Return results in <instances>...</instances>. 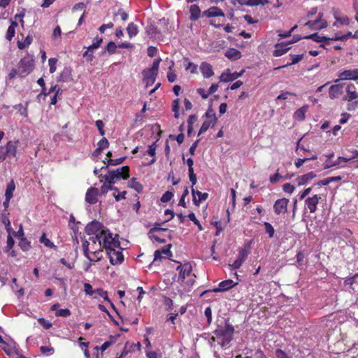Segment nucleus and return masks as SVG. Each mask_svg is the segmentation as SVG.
I'll use <instances>...</instances> for the list:
<instances>
[{"instance_id": "6e6552de", "label": "nucleus", "mask_w": 358, "mask_h": 358, "mask_svg": "<svg viewBox=\"0 0 358 358\" xmlns=\"http://www.w3.org/2000/svg\"><path fill=\"white\" fill-rule=\"evenodd\" d=\"M319 201L320 198L317 194H313V196L305 199V206L310 213H315L317 211Z\"/></svg>"}, {"instance_id": "603ef678", "label": "nucleus", "mask_w": 358, "mask_h": 358, "mask_svg": "<svg viewBox=\"0 0 358 358\" xmlns=\"http://www.w3.org/2000/svg\"><path fill=\"white\" fill-rule=\"evenodd\" d=\"M171 248V244H169L161 250H158L161 255H165L169 257L172 256V252L170 249Z\"/></svg>"}, {"instance_id": "bb28decb", "label": "nucleus", "mask_w": 358, "mask_h": 358, "mask_svg": "<svg viewBox=\"0 0 358 358\" xmlns=\"http://www.w3.org/2000/svg\"><path fill=\"white\" fill-rule=\"evenodd\" d=\"M18 26V24L15 21H12L11 24L8 27L6 35V38L8 41H11L15 36V28Z\"/></svg>"}, {"instance_id": "0eeeda50", "label": "nucleus", "mask_w": 358, "mask_h": 358, "mask_svg": "<svg viewBox=\"0 0 358 358\" xmlns=\"http://www.w3.org/2000/svg\"><path fill=\"white\" fill-rule=\"evenodd\" d=\"M289 203V199L282 198L278 199L273 204V210L277 215L285 214L287 212V207Z\"/></svg>"}, {"instance_id": "f03ea898", "label": "nucleus", "mask_w": 358, "mask_h": 358, "mask_svg": "<svg viewBox=\"0 0 358 358\" xmlns=\"http://www.w3.org/2000/svg\"><path fill=\"white\" fill-rule=\"evenodd\" d=\"M119 236L116 234L110 240V243L104 241V249L113 265L121 264L124 260V256L122 253V248H120V243L118 240Z\"/></svg>"}, {"instance_id": "de8ad7c7", "label": "nucleus", "mask_w": 358, "mask_h": 358, "mask_svg": "<svg viewBox=\"0 0 358 358\" xmlns=\"http://www.w3.org/2000/svg\"><path fill=\"white\" fill-rule=\"evenodd\" d=\"M173 196V192L172 191H166L162 196L161 201L163 203L169 201Z\"/></svg>"}, {"instance_id": "7c9ffc66", "label": "nucleus", "mask_w": 358, "mask_h": 358, "mask_svg": "<svg viewBox=\"0 0 358 358\" xmlns=\"http://www.w3.org/2000/svg\"><path fill=\"white\" fill-rule=\"evenodd\" d=\"M127 31L129 38H132L137 35L138 32V27L133 22H131L127 27Z\"/></svg>"}, {"instance_id": "c9c22d12", "label": "nucleus", "mask_w": 358, "mask_h": 358, "mask_svg": "<svg viewBox=\"0 0 358 358\" xmlns=\"http://www.w3.org/2000/svg\"><path fill=\"white\" fill-rule=\"evenodd\" d=\"M117 46L114 42L110 41L108 43L107 46L106 47V49L103 52H101L102 55H103L106 51L110 54H114L116 51Z\"/></svg>"}, {"instance_id": "4be33fe9", "label": "nucleus", "mask_w": 358, "mask_h": 358, "mask_svg": "<svg viewBox=\"0 0 358 358\" xmlns=\"http://www.w3.org/2000/svg\"><path fill=\"white\" fill-rule=\"evenodd\" d=\"M200 69L205 78H210L214 74L212 66L206 62L201 63Z\"/></svg>"}, {"instance_id": "864d4df0", "label": "nucleus", "mask_w": 358, "mask_h": 358, "mask_svg": "<svg viewBox=\"0 0 358 358\" xmlns=\"http://www.w3.org/2000/svg\"><path fill=\"white\" fill-rule=\"evenodd\" d=\"M108 146H109V142L106 138H103L98 143V148H99L102 150L108 148Z\"/></svg>"}, {"instance_id": "412c9836", "label": "nucleus", "mask_w": 358, "mask_h": 358, "mask_svg": "<svg viewBox=\"0 0 358 358\" xmlns=\"http://www.w3.org/2000/svg\"><path fill=\"white\" fill-rule=\"evenodd\" d=\"M6 150L7 153V156L8 157H14L16 155L17 152V143L14 141H8L6 146Z\"/></svg>"}, {"instance_id": "c03bdc74", "label": "nucleus", "mask_w": 358, "mask_h": 358, "mask_svg": "<svg viewBox=\"0 0 358 358\" xmlns=\"http://www.w3.org/2000/svg\"><path fill=\"white\" fill-rule=\"evenodd\" d=\"M71 315V311L68 308L57 310L55 313L57 317H66Z\"/></svg>"}, {"instance_id": "c85d7f7f", "label": "nucleus", "mask_w": 358, "mask_h": 358, "mask_svg": "<svg viewBox=\"0 0 358 358\" xmlns=\"http://www.w3.org/2000/svg\"><path fill=\"white\" fill-rule=\"evenodd\" d=\"M290 56L292 57L291 62H288L287 64H283L282 66H277L274 69H281V67L289 66V65L295 64V63L299 62V61L303 59L304 53H302L301 55H290Z\"/></svg>"}, {"instance_id": "0e129e2a", "label": "nucleus", "mask_w": 358, "mask_h": 358, "mask_svg": "<svg viewBox=\"0 0 358 358\" xmlns=\"http://www.w3.org/2000/svg\"><path fill=\"white\" fill-rule=\"evenodd\" d=\"M84 290L86 293V294L92 296L94 293L96 292L92 289V287L89 283H85L84 285Z\"/></svg>"}, {"instance_id": "20e7f679", "label": "nucleus", "mask_w": 358, "mask_h": 358, "mask_svg": "<svg viewBox=\"0 0 358 358\" xmlns=\"http://www.w3.org/2000/svg\"><path fill=\"white\" fill-rule=\"evenodd\" d=\"M161 62V59H156L152 63V66L150 69L144 70L143 71V81L145 83L146 87L152 85L158 75L159 66Z\"/></svg>"}, {"instance_id": "ea45409f", "label": "nucleus", "mask_w": 358, "mask_h": 358, "mask_svg": "<svg viewBox=\"0 0 358 358\" xmlns=\"http://www.w3.org/2000/svg\"><path fill=\"white\" fill-rule=\"evenodd\" d=\"M268 0H248V6H255V5L268 4Z\"/></svg>"}, {"instance_id": "49530a36", "label": "nucleus", "mask_w": 358, "mask_h": 358, "mask_svg": "<svg viewBox=\"0 0 358 358\" xmlns=\"http://www.w3.org/2000/svg\"><path fill=\"white\" fill-rule=\"evenodd\" d=\"M40 351L43 355H50L53 354L54 348L50 346H41L40 348Z\"/></svg>"}, {"instance_id": "2f4dec72", "label": "nucleus", "mask_w": 358, "mask_h": 358, "mask_svg": "<svg viewBox=\"0 0 358 358\" xmlns=\"http://www.w3.org/2000/svg\"><path fill=\"white\" fill-rule=\"evenodd\" d=\"M114 183H110L108 182H105L103 185L101 187V193L103 194H106L109 190H115L117 191V189L113 186Z\"/></svg>"}, {"instance_id": "3c124183", "label": "nucleus", "mask_w": 358, "mask_h": 358, "mask_svg": "<svg viewBox=\"0 0 358 358\" xmlns=\"http://www.w3.org/2000/svg\"><path fill=\"white\" fill-rule=\"evenodd\" d=\"M93 51L89 50L87 48V50L83 54V57L86 59L87 62H92L94 59Z\"/></svg>"}, {"instance_id": "dca6fc26", "label": "nucleus", "mask_w": 358, "mask_h": 358, "mask_svg": "<svg viewBox=\"0 0 358 358\" xmlns=\"http://www.w3.org/2000/svg\"><path fill=\"white\" fill-rule=\"evenodd\" d=\"M99 189L96 187L90 188L85 194V201L90 204H94L97 202Z\"/></svg>"}, {"instance_id": "6ab92c4d", "label": "nucleus", "mask_w": 358, "mask_h": 358, "mask_svg": "<svg viewBox=\"0 0 358 358\" xmlns=\"http://www.w3.org/2000/svg\"><path fill=\"white\" fill-rule=\"evenodd\" d=\"M315 177V173L309 172L306 174L302 175L301 176L297 177L296 178V181L297 182L299 186H301V185L307 184V182L311 181V180Z\"/></svg>"}, {"instance_id": "a878e982", "label": "nucleus", "mask_w": 358, "mask_h": 358, "mask_svg": "<svg viewBox=\"0 0 358 358\" xmlns=\"http://www.w3.org/2000/svg\"><path fill=\"white\" fill-rule=\"evenodd\" d=\"M308 106H302L296 109L294 114V118L297 120H303L306 118V113L307 112Z\"/></svg>"}, {"instance_id": "a211bd4d", "label": "nucleus", "mask_w": 358, "mask_h": 358, "mask_svg": "<svg viewBox=\"0 0 358 358\" xmlns=\"http://www.w3.org/2000/svg\"><path fill=\"white\" fill-rule=\"evenodd\" d=\"M241 76V73H238L236 72L235 73H231L229 69L223 72L221 76H220V80L221 82H229L233 81L236 80L237 78H238Z\"/></svg>"}, {"instance_id": "69168bd1", "label": "nucleus", "mask_w": 358, "mask_h": 358, "mask_svg": "<svg viewBox=\"0 0 358 358\" xmlns=\"http://www.w3.org/2000/svg\"><path fill=\"white\" fill-rule=\"evenodd\" d=\"M204 314H205V316H206V318H207V322H208V324H210V323H211V321H212V310H211L210 307H207V308L205 309Z\"/></svg>"}, {"instance_id": "39448f33", "label": "nucleus", "mask_w": 358, "mask_h": 358, "mask_svg": "<svg viewBox=\"0 0 358 358\" xmlns=\"http://www.w3.org/2000/svg\"><path fill=\"white\" fill-rule=\"evenodd\" d=\"M33 69L34 60L29 57H25L18 64V75L25 77L32 71Z\"/></svg>"}, {"instance_id": "680f3d73", "label": "nucleus", "mask_w": 358, "mask_h": 358, "mask_svg": "<svg viewBox=\"0 0 358 358\" xmlns=\"http://www.w3.org/2000/svg\"><path fill=\"white\" fill-rule=\"evenodd\" d=\"M156 148H157L156 142H155L152 144H151L150 145H149V148L147 150V153L149 155L154 157L156 154V152H155Z\"/></svg>"}, {"instance_id": "473e14b6", "label": "nucleus", "mask_w": 358, "mask_h": 358, "mask_svg": "<svg viewBox=\"0 0 358 358\" xmlns=\"http://www.w3.org/2000/svg\"><path fill=\"white\" fill-rule=\"evenodd\" d=\"M129 187L134 189L137 192H141L143 190V185L136 180V178H133L129 181Z\"/></svg>"}, {"instance_id": "b1692460", "label": "nucleus", "mask_w": 358, "mask_h": 358, "mask_svg": "<svg viewBox=\"0 0 358 358\" xmlns=\"http://www.w3.org/2000/svg\"><path fill=\"white\" fill-rule=\"evenodd\" d=\"M190 16L189 18L192 21L197 20L201 15V10L197 5H192L189 8Z\"/></svg>"}, {"instance_id": "a18cd8bd", "label": "nucleus", "mask_w": 358, "mask_h": 358, "mask_svg": "<svg viewBox=\"0 0 358 358\" xmlns=\"http://www.w3.org/2000/svg\"><path fill=\"white\" fill-rule=\"evenodd\" d=\"M89 245H90V243L89 241L85 240L83 242V252H84V255L85 256L90 260V261H93L92 258H91L89 255Z\"/></svg>"}, {"instance_id": "f704fd0d", "label": "nucleus", "mask_w": 358, "mask_h": 358, "mask_svg": "<svg viewBox=\"0 0 358 358\" xmlns=\"http://www.w3.org/2000/svg\"><path fill=\"white\" fill-rule=\"evenodd\" d=\"M281 178H283V176L280 173V169H278L275 174L269 177V181L272 182V184H275V182H278Z\"/></svg>"}, {"instance_id": "e433bc0d", "label": "nucleus", "mask_w": 358, "mask_h": 358, "mask_svg": "<svg viewBox=\"0 0 358 358\" xmlns=\"http://www.w3.org/2000/svg\"><path fill=\"white\" fill-rule=\"evenodd\" d=\"M264 229L266 232L268 234L269 238H272L274 236L275 230L271 224L268 222H264Z\"/></svg>"}, {"instance_id": "9b49d317", "label": "nucleus", "mask_w": 358, "mask_h": 358, "mask_svg": "<svg viewBox=\"0 0 358 358\" xmlns=\"http://www.w3.org/2000/svg\"><path fill=\"white\" fill-rule=\"evenodd\" d=\"M191 192L193 197V203L196 206H199L201 201H206L208 197V193H203L199 190H195L193 187H192Z\"/></svg>"}, {"instance_id": "4c0bfd02", "label": "nucleus", "mask_w": 358, "mask_h": 358, "mask_svg": "<svg viewBox=\"0 0 358 358\" xmlns=\"http://www.w3.org/2000/svg\"><path fill=\"white\" fill-rule=\"evenodd\" d=\"M19 246L24 251H27L31 248L30 242H29L25 238H20Z\"/></svg>"}, {"instance_id": "f257e3e1", "label": "nucleus", "mask_w": 358, "mask_h": 358, "mask_svg": "<svg viewBox=\"0 0 358 358\" xmlns=\"http://www.w3.org/2000/svg\"><path fill=\"white\" fill-rule=\"evenodd\" d=\"M234 331L233 326L227 322H225L224 326H218L213 332L214 336L209 340L210 346L214 348L217 345L222 348H226L232 340Z\"/></svg>"}, {"instance_id": "4468645a", "label": "nucleus", "mask_w": 358, "mask_h": 358, "mask_svg": "<svg viewBox=\"0 0 358 358\" xmlns=\"http://www.w3.org/2000/svg\"><path fill=\"white\" fill-rule=\"evenodd\" d=\"M322 16H323V14H322V13H319L317 18L316 20H314L313 21H308V22H306L305 25L309 27V28H311V29L326 28V27H327V22L323 21V22H321L320 24H319Z\"/></svg>"}, {"instance_id": "09e8293b", "label": "nucleus", "mask_w": 358, "mask_h": 358, "mask_svg": "<svg viewBox=\"0 0 358 358\" xmlns=\"http://www.w3.org/2000/svg\"><path fill=\"white\" fill-rule=\"evenodd\" d=\"M275 355L278 358H290L287 352L282 351L281 348H277L275 352Z\"/></svg>"}, {"instance_id": "393cba45", "label": "nucleus", "mask_w": 358, "mask_h": 358, "mask_svg": "<svg viewBox=\"0 0 358 358\" xmlns=\"http://www.w3.org/2000/svg\"><path fill=\"white\" fill-rule=\"evenodd\" d=\"M290 47H288L287 44H278L275 45V50L273 51V56H281L283 54H285L289 50Z\"/></svg>"}, {"instance_id": "052dcab7", "label": "nucleus", "mask_w": 358, "mask_h": 358, "mask_svg": "<svg viewBox=\"0 0 358 358\" xmlns=\"http://www.w3.org/2000/svg\"><path fill=\"white\" fill-rule=\"evenodd\" d=\"M159 225H160L159 223H155V227L150 229V231L148 232V236H150V234H154V232L157 231H166L167 230V229L159 227Z\"/></svg>"}, {"instance_id": "c756f323", "label": "nucleus", "mask_w": 358, "mask_h": 358, "mask_svg": "<svg viewBox=\"0 0 358 358\" xmlns=\"http://www.w3.org/2000/svg\"><path fill=\"white\" fill-rule=\"evenodd\" d=\"M225 56L230 59L236 60L241 57V52L231 48L226 51Z\"/></svg>"}, {"instance_id": "4d7b16f0", "label": "nucleus", "mask_w": 358, "mask_h": 358, "mask_svg": "<svg viewBox=\"0 0 358 358\" xmlns=\"http://www.w3.org/2000/svg\"><path fill=\"white\" fill-rule=\"evenodd\" d=\"M282 189L285 192L292 193V192H294L295 187L291 183H285V184H283V185H282Z\"/></svg>"}, {"instance_id": "e2e57ef3", "label": "nucleus", "mask_w": 358, "mask_h": 358, "mask_svg": "<svg viewBox=\"0 0 358 358\" xmlns=\"http://www.w3.org/2000/svg\"><path fill=\"white\" fill-rule=\"evenodd\" d=\"M95 293L98 294L100 296L103 297L105 301H110V299L108 297V293L106 291L103 290L102 289H97L95 290Z\"/></svg>"}, {"instance_id": "7ed1b4c3", "label": "nucleus", "mask_w": 358, "mask_h": 358, "mask_svg": "<svg viewBox=\"0 0 358 358\" xmlns=\"http://www.w3.org/2000/svg\"><path fill=\"white\" fill-rule=\"evenodd\" d=\"M129 177V167L124 166L115 170H108V173L103 178L105 181L110 183H115V180L127 179Z\"/></svg>"}, {"instance_id": "37998d69", "label": "nucleus", "mask_w": 358, "mask_h": 358, "mask_svg": "<svg viewBox=\"0 0 358 358\" xmlns=\"http://www.w3.org/2000/svg\"><path fill=\"white\" fill-rule=\"evenodd\" d=\"M15 241L10 234H8L7 236L6 247L4 249V252H8L14 245Z\"/></svg>"}, {"instance_id": "13d9d810", "label": "nucleus", "mask_w": 358, "mask_h": 358, "mask_svg": "<svg viewBox=\"0 0 358 358\" xmlns=\"http://www.w3.org/2000/svg\"><path fill=\"white\" fill-rule=\"evenodd\" d=\"M38 322L46 329H50L52 327V323L44 318H39Z\"/></svg>"}, {"instance_id": "5701e85b", "label": "nucleus", "mask_w": 358, "mask_h": 358, "mask_svg": "<svg viewBox=\"0 0 358 358\" xmlns=\"http://www.w3.org/2000/svg\"><path fill=\"white\" fill-rule=\"evenodd\" d=\"M192 272V266L189 265L188 264H185V267L182 271H180L178 278V282H183L185 277L187 275H189Z\"/></svg>"}, {"instance_id": "a19ab883", "label": "nucleus", "mask_w": 358, "mask_h": 358, "mask_svg": "<svg viewBox=\"0 0 358 358\" xmlns=\"http://www.w3.org/2000/svg\"><path fill=\"white\" fill-rule=\"evenodd\" d=\"M40 242L43 243L45 246L51 248L55 247V245L48 238H46V235L45 233H43V235L41 236Z\"/></svg>"}, {"instance_id": "bf43d9fd", "label": "nucleus", "mask_w": 358, "mask_h": 358, "mask_svg": "<svg viewBox=\"0 0 358 358\" xmlns=\"http://www.w3.org/2000/svg\"><path fill=\"white\" fill-rule=\"evenodd\" d=\"M86 8L85 3L83 2H80L76 4H75L72 8V11L75 12L76 10H85Z\"/></svg>"}, {"instance_id": "f8f14e48", "label": "nucleus", "mask_w": 358, "mask_h": 358, "mask_svg": "<svg viewBox=\"0 0 358 358\" xmlns=\"http://www.w3.org/2000/svg\"><path fill=\"white\" fill-rule=\"evenodd\" d=\"M344 83H338V85H331L329 90V96L330 99H336L343 93Z\"/></svg>"}, {"instance_id": "9d476101", "label": "nucleus", "mask_w": 358, "mask_h": 358, "mask_svg": "<svg viewBox=\"0 0 358 358\" xmlns=\"http://www.w3.org/2000/svg\"><path fill=\"white\" fill-rule=\"evenodd\" d=\"M338 80H358V69H352V70H344L338 73Z\"/></svg>"}, {"instance_id": "2eb2a0df", "label": "nucleus", "mask_w": 358, "mask_h": 358, "mask_svg": "<svg viewBox=\"0 0 358 358\" xmlns=\"http://www.w3.org/2000/svg\"><path fill=\"white\" fill-rule=\"evenodd\" d=\"M238 282H234L232 280H226L219 283L218 287L213 289L215 292H224L236 286Z\"/></svg>"}, {"instance_id": "f3484780", "label": "nucleus", "mask_w": 358, "mask_h": 358, "mask_svg": "<svg viewBox=\"0 0 358 358\" xmlns=\"http://www.w3.org/2000/svg\"><path fill=\"white\" fill-rule=\"evenodd\" d=\"M304 38H310L314 41H316L317 43H321V41H325V44H320V47L326 48L327 45H329L330 43V38H327V36H320V34H309L308 36H304Z\"/></svg>"}, {"instance_id": "cd10ccee", "label": "nucleus", "mask_w": 358, "mask_h": 358, "mask_svg": "<svg viewBox=\"0 0 358 358\" xmlns=\"http://www.w3.org/2000/svg\"><path fill=\"white\" fill-rule=\"evenodd\" d=\"M15 189V184L13 180H11L6 186V192H5V197L11 199V198L13 196V192Z\"/></svg>"}, {"instance_id": "6e6d98bb", "label": "nucleus", "mask_w": 358, "mask_h": 358, "mask_svg": "<svg viewBox=\"0 0 358 358\" xmlns=\"http://www.w3.org/2000/svg\"><path fill=\"white\" fill-rule=\"evenodd\" d=\"M57 59L55 58H50L48 60V64L50 66V72L54 73L56 70V64H57Z\"/></svg>"}, {"instance_id": "1a4fd4ad", "label": "nucleus", "mask_w": 358, "mask_h": 358, "mask_svg": "<svg viewBox=\"0 0 358 358\" xmlns=\"http://www.w3.org/2000/svg\"><path fill=\"white\" fill-rule=\"evenodd\" d=\"M107 229L105 228L99 222L94 220L88 223L85 227V232L89 234H99L101 230Z\"/></svg>"}, {"instance_id": "8fccbe9b", "label": "nucleus", "mask_w": 358, "mask_h": 358, "mask_svg": "<svg viewBox=\"0 0 358 358\" xmlns=\"http://www.w3.org/2000/svg\"><path fill=\"white\" fill-rule=\"evenodd\" d=\"M172 110L174 112V117L178 118L179 116V100L176 99L173 101Z\"/></svg>"}, {"instance_id": "58836bf2", "label": "nucleus", "mask_w": 358, "mask_h": 358, "mask_svg": "<svg viewBox=\"0 0 358 358\" xmlns=\"http://www.w3.org/2000/svg\"><path fill=\"white\" fill-rule=\"evenodd\" d=\"M212 122H213L212 120H205L203 122L198 134L200 135V134L206 132L208 129V128L210 127Z\"/></svg>"}, {"instance_id": "5fc2aeb1", "label": "nucleus", "mask_w": 358, "mask_h": 358, "mask_svg": "<svg viewBox=\"0 0 358 358\" xmlns=\"http://www.w3.org/2000/svg\"><path fill=\"white\" fill-rule=\"evenodd\" d=\"M248 358H267L262 350H257L250 357L248 356Z\"/></svg>"}, {"instance_id": "774afa93", "label": "nucleus", "mask_w": 358, "mask_h": 358, "mask_svg": "<svg viewBox=\"0 0 358 358\" xmlns=\"http://www.w3.org/2000/svg\"><path fill=\"white\" fill-rule=\"evenodd\" d=\"M113 343L112 341H106L100 348L98 346L95 347V350H101V352L105 351L111 344Z\"/></svg>"}, {"instance_id": "aec40b11", "label": "nucleus", "mask_w": 358, "mask_h": 358, "mask_svg": "<svg viewBox=\"0 0 358 358\" xmlns=\"http://www.w3.org/2000/svg\"><path fill=\"white\" fill-rule=\"evenodd\" d=\"M203 15L208 17L224 16V13L217 7H211L203 13Z\"/></svg>"}, {"instance_id": "72a5a7b5", "label": "nucleus", "mask_w": 358, "mask_h": 358, "mask_svg": "<svg viewBox=\"0 0 358 358\" xmlns=\"http://www.w3.org/2000/svg\"><path fill=\"white\" fill-rule=\"evenodd\" d=\"M103 42V38L101 37H95L93 40V43L88 47L89 50H95L99 48Z\"/></svg>"}, {"instance_id": "79ce46f5", "label": "nucleus", "mask_w": 358, "mask_h": 358, "mask_svg": "<svg viewBox=\"0 0 358 358\" xmlns=\"http://www.w3.org/2000/svg\"><path fill=\"white\" fill-rule=\"evenodd\" d=\"M317 155H313L310 158H298L295 162V165L296 167H300V166H301V165L303 164L304 162H306V161L315 160V159H317Z\"/></svg>"}, {"instance_id": "338daca9", "label": "nucleus", "mask_w": 358, "mask_h": 358, "mask_svg": "<svg viewBox=\"0 0 358 358\" xmlns=\"http://www.w3.org/2000/svg\"><path fill=\"white\" fill-rule=\"evenodd\" d=\"M125 159H126L125 157H122L115 159H110V165L111 166H117V165L121 164L124 162Z\"/></svg>"}, {"instance_id": "423d86ee", "label": "nucleus", "mask_w": 358, "mask_h": 358, "mask_svg": "<svg viewBox=\"0 0 358 358\" xmlns=\"http://www.w3.org/2000/svg\"><path fill=\"white\" fill-rule=\"evenodd\" d=\"M95 235V236L90 237V241L94 244H96V241H98L99 245L103 248H104V241L109 243L110 240L113 238V233H111L108 229H102L99 234H96Z\"/></svg>"}, {"instance_id": "ddd939ff", "label": "nucleus", "mask_w": 358, "mask_h": 358, "mask_svg": "<svg viewBox=\"0 0 358 358\" xmlns=\"http://www.w3.org/2000/svg\"><path fill=\"white\" fill-rule=\"evenodd\" d=\"M358 97V92L357 89L353 85V83H350L346 86V95L343 97V101H351L355 100Z\"/></svg>"}]
</instances>
